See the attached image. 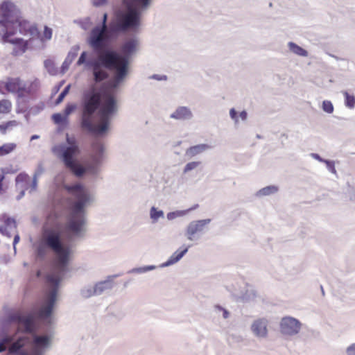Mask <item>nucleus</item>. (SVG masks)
<instances>
[{"label":"nucleus","instance_id":"obj_1","mask_svg":"<svg viewBox=\"0 0 355 355\" xmlns=\"http://www.w3.org/2000/svg\"><path fill=\"white\" fill-rule=\"evenodd\" d=\"M138 42L137 38L130 39L122 45L121 53L107 47L102 55L92 59H87V51L81 53L76 64L84 65L85 69H92L95 82L83 89L81 94L80 125L84 130L96 136H103L108 131L112 117L118 108L114 94L108 92L102 99L101 90L96 84L108 78L109 73L101 67H113L117 65L121 67L126 64V69L128 70L130 58L136 51Z\"/></svg>","mask_w":355,"mask_h":355},{"label":"nucleus","instance_id":"obj_2","mask_svg":"<svg viewBox=\"0 0 355 355\" xmlns=\"http://www.w3.org/2000/svg\"><path fill=\"white\" fill-rule=\"evenodd\" d=\"M55 227L44 229L41 240L34 245L35 257L41 261L44 260L49 249L55 255L53 272L46 277V282L51 289L45 304L39 311L40 318L49 326L53 323L51 314L57 299L58 286L64 275L69 271L68 265L72 253L70 247L62 241L60 227L55 224Z\"/></svg>","mask_w":355,"mask_h":355},{"label":"nucleus","instance_id":"obj_3","mask_svg":"<svg viewBox=\"0 0 355 355\" xmlns=\"http://www.w3.org/2000/svg\"><path fill=\"white\" fill-rule=\"evenodd\" d=\"M6 324L16 325L14 334H9L8 355H44L50 345L48 336L35 334L34 316L15 311L8 315Z\"/></svg>","mask_w":355,"mask_h":355},{"label":"nucleus","instance_id":"obj_4","mask_svg":"<svg viewBox=\"0 0 355 355\" xmlns=\"http://www.w3.org/2000/svg\"><path fill=\"white\" fill-rule=\"evenodd\" d=\"M66 141L67 144H62L54 146L52 149L53 152L62 160L65 166L78 178L83 176L86 173L92 175H97L103 159L105 150L103 145L98 141L93 143L90 155L91 162L84 166L75 159V156L79 153L75 137L67 134Z\"/></svg>","mask_w":355,"mask_h":355},{"label":"nucleus","instance_id":"obj_5","mask_svg":"<svg viewBox=\"0 0 355 355\" xmlns=\"http://www.w3.org/2000/svg\"><path fill=\"white\" fill-rule=\"evenodd\" d=\"M128 11H119L107 26V14L104 13L101 25H97L107 31V37L116 38L119 33L128 30H136L140 24L141 14L150 7L152 0H123Z\"/></svg>","mask_w":355,"mask_h":355},{"label":"nucleus","instance_id":"obj_6","mask_svg":"<svg viewBox=\"0 0 355 355\" xmlns=\"http://www.w3.org/2000/svg\"><path fill=\"white\" fill-rule=\"evenodd\" d=\"M64 188L76 199L72 204L67 225V230L74 236H81L85 231L84 225L86 223L85 208L93 202L94 198L80 184H65Z\"/></svg>","mask_w":355,"mask_h":355},{"label":"nucleus","instance_id":"obj_7","mask_svg":"<svg viewBox=\"0 0 355 355\" xmlns=\"http://www.w3.org/2000/svg\"><path fill=\"white\" fill-rule=\"evenodd\" d=\"M20 11L10 0H3L0 3V38L3 42L17 43L9 37L17 32L20 26Z\"/></svg>","mask_w":355,"mask_h":355},{"label":"nucleus","instance_id":"obj_8","mask_svg":"<svg viewBox=\"0 0 355 355\" xmlns=\"http://www.w3.org/2000/svg\"><path fill=\"white\" fill-rule=\"evenodd\" d=\"M106 31L100 27L95 26L92 29L87 38V44L98 55L96 58L103 53L105 48L109 47L106 44L107 40L104 35Z\"/></svg>","mask_w":355,"mask_h":355},{"label":"nucleus","instance_id":"obj_9","mask_svg":"<svg viewBox=\"0 0 355 355\" xmlns=\"http://www.w3.org/2000/svg\"><path fill=\"white\" fill-rule=\"evenodd\" d=\"M302 323L297 319L291 316H285L279 322V331L284 337H293L299 334Z\"/></svg>","mask_w":355,"mask_h":355},{"label":"nucleus","instance_id":"obj_10","mask_svg":"<svg viewBox=\"0 0 355 355\" xmlns=\"http://www.w3.org/2000/svg\"><path fill=\"white\" fill-rule=\"evenodd\" d=\"M211 219L196 220L190 222L185 230V236L189 241H193L197 234H202L207 229Z\"/></svg>","mask_w":355,"mask_h":355},{"label":"nucleus","instance_id":"obj_11","mask_svg":"<svg viewBox=\"0 0 355 355\" xmlns=\"http://www.w3.org/2000/svg\"><path fill=\"white\" fill-rule=\"evenodd\" d=\"M126 64L120 67L117 65H114V67H101V69H103L105 71L110 70L113 72V78L110 83V87L112 90L118 88L119 85L124 80L125 77L128 74V70L126 69Z\"/></svg>","mask_w":355,"mask_h":355},{"label":"nucleus","instance_id":"obj_12","mask_svg":"<svg viewBox=\"0 0 355 355\" xmlns=\"http://www.w3.org/2000/svg\"><path fill=\"white\" fill-rule=\"evenodd\" d=\"M119 276V275H109L105 280L96 282L94 285L96 295L98 296L105 293L110 292L114 286V279Z\"/></svg>","mask_w":355,"mask_h":355},{"label":"nucleus","instance_id":"obj_13","mask_svg":"<svg viewBox=\"0 0 355 355\" xmlns=\"http://www.w3.org/2000/svg\"><path fill=\"white\" fill-rule=\"evenodd\" d=\"M267 327L268 320L265 318H259L252 322L251 330L256 337L264 338L268 335Z\"/></svg>","mask_w":355,"mask_h":355},{"label":"nucleus","instance_id":"obj_14","mask_svg":"<svg viewBox=\"0 0 355 355\" xmlns=\"http://www.w3.org/2000/svg\"><path fill=\"white\" fill-rule=\"evenodd\" d=\"M193 117L192 111L189 107L179 106L171 114L170 118L178 121H189Z\"/></svg>","mask_w":355,"mask_h":355},{"label":"nucleus","instance_id":"obj_15","mask_svg":"<svg viewBox=\"0 0 355 355\" xmlns=\"http://www.w3.org/2000/svg\"><path fill=\"white\" fill-rule=\"evenodd\" d=\"M191 245L185 247L183 250H178L172 254V255L168 258V259L162 263L159 267L160 268H166L170 266H172L176 263H178L188 252L189 248Z\"/></svg>","mask_w":355,"mask_h":355},{"label":"nucleus","instance_id":"obj_16","mask_svg":"<svg viewBox=\"0 0 355 355\" xmlns=\"http://www.w3.org/2000/svg\"><path fill=\"white\" fill-rule=\"evenodd\" d=\"M28 180V175L25 173H19L15 179L16 185L17 187H21V191L19 194L17 196V200H20L25 195V190L28 189V183L26 182Z\"/></svg>","mask_w":355,"mask_h":355},{"label":"nucleus","instance_id":"obj_17","mask_svg":"<svg viewBox=\"0 0 355 355\" xmlns=\"http://www.w3.org/2000/svg\"><path fill=\"white\" fill-rule=\"evenodd\" d=\"M79 49V46H73L71 51L68 53V55L61 67L62 73H64L69 69L70 64L77 56Z\"/></svg>","mask_w":355,"mask_h":355},{"label":"nucleus","instance_id":"obj_18","mask_svg":"<svg viewBox=\"0 0 355 355\" xmlns=\"http://www.w3.org/2000/svg\"><path fill=\"white\" fill-rule=\"evenodd\" d=\"M209 148V146L207 144H205L191 146L190 148L187 149V150L185 152V156L188 159H191L193 157L205 152V150H208Z\"/></svg>","mask_w":355,"mask_h":355},{"label":"nucleus","instance_id":"obj_19","mask_svg":"<svg viewBox=\"0 0 355 355\" xmlns=\"http://www.w3.org/2000/svg\"><path fill=\"white\" fill-rule=\"evenodd\" d=\"M20 82L19 78H8L5 83V88L9 92L16 93L17 91H19Z\"/></svg>","mask_w":355,"mask_h":355},{"label":"nucleus","instance_id":"obj_20","mask_svg":"<svg viewBox=\"0 0 355 355\" xmlns=\"http://www.w3.org/2000/svg\"><path fill=\"white\" fill-rule=\"evenodd\" d=\"M256 297V291L252 286H247L245 292L239 298L241 302H247L254 300Z\"/></svg>","mask_w":355,"mask_h":355},{"label":"nucleus","instance_id":"obj_21","mask_svg":"<svg viewBox=\"0 0 355 355\" xmlns=\"http://www.w3.org/2000/svg\"><path fill=\"white\" fill-rule=\"evenodd\" d=\"M288 47L291 52L299 56L307 57L309 55L308 51L302 48L295 42H289L288 43Z\"/></svg>","mask_w":355,"mask_h":355},{"label":"nucleus","instance_id":"obj_22","mask_svg":"<svg viewBox=\"0 0 355 355\" xmlns=\"http://www.w3.org/2000/svg\"><path fill=\"white\" fill-rule=\"evenodd\" d=\"M198 205H196L193 207L186 210H178L175 211L168 212L166 215L167 219L168 220H174L178 217H182L187 214L190 211L195 209Z\"/></svg>","mask_w":355,"mask_h":355},{"label":"nucleus","instance_id":"obj_23","mask_svg":"<svg viewBox=\"0 0 355 355\" xmlns=\"http://www.w3.org/2000/svg\"><path fill=\"white\" fill-rule=\"evenodd\" d=\"M94 291H95L94 286H92L90 285H87V286L83 287L80 289V294L83 298L87 299L92 296H96Z\"/></svg>","mask_w":355,"mask_h":355},{"label":"nucleus","instance_id":"obj_24","mask_svg":"<svg viewBox=\"0 0 355 355\" xmlns=\"http://www.w3.org/2000/svg\"><path fill=\"white\" fill-rule=\"evenodd\" d=\"M278 191V187L275 185L267 186L260 189L257 193L258 196H265L274 194Z\"/></svg>","mask_w":355,"mask_h":355},{"label":"nucleus","instance_id":"obj_25","mask_svg":"<svg viewBox=\"0 0 355 355\" xmlns=\"http://www.w3.org/2000/svg\"><path fill=\"white\" fill-rule=\"evenodd\" d=\"M345 96V105L349 109H353L355 107V96L349 94L347 91L342 92Z\"/></svg>","mask_w":355,"mask_h":355},{"label":"nucleus","instance_id":"obj_26","mask_svg":"<svg viewBox=\"0 0 355 355\" xmlns=\"http://www.w3.org/2000/svg\"><path fill=\"white\" fill-rule=\"evenodd\" d=\"M164 214L162 210H158L155 207H152L150 209V217L153 223H156L160 218H164Z\"/></svg>","mask_w":355,"mask_h":355},{"label":"nucleus","instance_id":"obj_27","mask_svg":"<svg viewBox=\"0 0 355 355\" xmlns=\"http://www.w3.org/2000/svg\"><path fill=\"white\" fill-rule=\"evenodd\" d=\"M157 268L156 266H145L142 267L134 268L129 270L128 273L142 274L151 270H155Z\"/></svg>","mask_w":355,"mask_h":355},{"label":"nucleus","instance_id":"obj_28","mask_svg":"<svg viewBox=\"0 0 355 355\" xmlns=\"http://www.w3.org/2000/svg\"><path fill=\"white\" fill-rule=\"evenodd\" d=\"M11 340L8 334H5L0 339V353L7 351L8 352L9 341Z\"/></svg>","mask_w":355,"mask_h":355},{"label":"nucleus","instance_id":"obj_29","mask_svg":"<svg viewBox=\"0 0 355 355\" xmlns=\"http://www.w3.org/2000/svg\"><path fill=\"white\" fill-rule=\"evenodd\" d=\"M16 148V144L13 143L5 144L0 146V156L9 154Z\"/></svg>","mask_w":355,"mask_h":355},{"label":"nucleus","instance_id":"obj_30","mask_svg":"<svg viewBox=\"0 0 355 355\" xmlns=\"http://www.w3.org/2000/svg\"><path fill=\"white\" fill-rule=\"evenodd\" d=\"M44 65L49 74L54 76L57 73L58 70L53 60L49 59L46 60L44 62Z\"/></svg>","mask_w":355,"mask_h":355},{"label":"nucleus","instance_id":"obj_31","mask_svg":"<svg viewBox=\"0 0 355 355\" xmlns=\"http://www.w3.org/2000/svg\"><path fill=\"white\" fill-rule=\"evenodd\" d=\"M39 86V81L35 80L33 81L31 84V86L26 88L25 86L21 85V82L19 83V91H22L28 94H31L33 91L34 88H37Z\"/></svg>","mask_w":355,"mask_h":355},{"label":"nucleus","instance_id":"obj_32","mask_svg":"<svg viewBox=\"0 0 355 355\" xmlns=\"http://www.w3.org/2000/svg\"><path fill=\"white\" fill-rule=\"evenodd\" d=\"M11 103L8 100L0 101V113H8L11 110Z\"/></svg>","mask_w":355,"mask_h":355},{"label":"nucleus","instance_id":"obj_33","mask_svg":"<svg viewBox=\"0 0 355 355\" xmlns=\"http://www.w3.org/2000/svg\"><path fill=\"white\" fill-rule=\"evenodd\" d=\"M200 165H201V162H199V161L190 162L185 165V166L183 169V173H187L188 172L197 168Z\"/></svg>","mask_w":355,"mask_h":355},{"label":"nucleus","instance_id":"obj_34","mask_svg":"<svg viewBox=\"0 0 355 355\" xmlns=\"http://www.w3.org/2000/svg\"><path fill=\"white\" fill-rule=\"evenodd\" d=\"M51 118L55 124H62L67 121V116L60 113L53 114Z\"/></svg>","mask_w":355,"mask_h":355},{"label":"nucleus","instance_id":"obj_35","mask_svg":"<svg viewBox=\"0 0 355 355\" xmlns=\"http://www.w3.org/2000/svg\"><path fill=\"white\" fill-rule=\"evenodd\" d=\"M4 225L7 227L10 232L11 231L15 230L17 228L15 220L10 217H8L5 220Z\"/></svg>","mask_w":355,"mask_h":355},{"label":"nucleus","instance_id":"obj_36","mask_svg":"<svg viewBox=\"0 0 355 355\" xmlns=\"http://www.w3.org/2000/svg\"><path fill=\"white\" fill-rule=\"evenodd\" d=\"M322 109L324 112L331 114L334 112V105L330 101L325 100L322 102Z\"/></svg>","mask_w":355,"mask_h":355},{"label":"nucleus","instance_id":"obj_37","mask_svg":"<svg viewBox=\"0 0 355 355\" xmlns=\"http://www.w3.org/2000/svg\"><path fill=\"white\" fill-rule=\"evenodd\" d=\"M70 87L71 85H68L64 88V89L60 92V94H59L55 101L56 104H59L63 101L64 97L68 94Z\"/></svg>","mask_w":355,"mask_h":355},{"label":"nucleus","instance_id":"obj_38","mask_svg":"<svg viewBox=\"0 0 355 355\" xmlns=\"http://www.w3.org/2000/svg\"><path fill=\"white\" fill-rule=\"evenodd\" d=\"M327 169L333 174L336 175L337 172L335 168V162L333 160L327 159L324 162Z\"/></svg>","mask_w":355,"mask_h":355},{"label":"nucleus","instance_id":"obj_39","mask_svg":"<svg viewBox=\"0 0 355 355\" xmlns=\"http://www.w3.org/2000/svg\"><path fill=\"white\" fill-rule=\"evenodd\" d=\"M28 183V189H30V192H33L36 190L37 187V177L33 175V181L31 185H29V179L26 182Z\"/></svg>","mask_w":355,"mask_h":355},{"label":"nucleus","instance_id":"obj_40","mask_svg":"<svg viewBox=\"0 0 355 355\" xmlns=\"http://www.w3.org/2000/svg\"><path fill=\"white\" fill-rule=\"evenodd\" d=\"M214 309H215L216 311H222L223 312V318L224 319H227L229 318L230 312L227 309H225L223 306H221L220 305H218V304L215 305Z\"/></svg>","mask_w":355,"mask_h":355},{"label":"nucleus","instance_id":"obj_41","mask_svg":"<svg viewBox=\"0 0 355 355\" xmlns=\"http://www.w3.org/2000/svg\"><path fill=\"white\" fill-rule=\"evenodd\" d=\"M91 24H92V22H91V19L89 17H86L85 19H84L83 21H81L80 22V27L85 31L87 30Z\"/></svg>","mask_w":355,"mask_h":355},{"label":"nucleus","instance_id":"obj_42","mask_svg":"<svg viewBox=\"0 0 355 355\" xmlns=\"http://www.w3.org/2000/svg\"><path fill=\"white\" fill-rule=\"evenodd\" d=\"M52 33H53L52 29L51 28L48 27L47 26H45L44 29V37L46 40H49L52 37Z\"/></svg>","mask_w":355,"mask_h":355},{"label":"nucleus","instance_id":"obj_43","mask_svg":"<svg viewBox=\"0 0 355 355\" xmlns=\"http://www.w3.org/2000/svg\"><path fill=\"white\" fill-rule=\"evenodd\" d=\"M346 355H355V343L350 344L345 349Z\"/></svg>","mask_w":355,"mask_h":355},{"label":"nucleus","instance_id":"obj_44","mask_svg":"<svg viewBox=\"0 0 355 355\" xmlns=\"http://www.w3.org/2000/svg\"><path fill=\"white\" fill-rule=\"evenodd\" d=\"M15 121H8L6 123L0 125V131L2 134H5L6 132V130L12 125L13 123H15Z\"/></svg>","mask_w":355,"mask_h":355},{"label":"nucleus","instance_id":"obj_45","mask_svg":"<svg viewBox=\"0 0 355 355\" xmlns=\"http://www.w3.org/2000/svg\"><path fill=\"white\" fill-rule=\"evenodd\" d=\"M76 109L74 104H69L64 109V116L67 117Z\"/></svg>","mask_w":355,"mask_h":355},{"label":"nucleus","instance_id":"obj_46","mask_svg":"<svg viewBox=\"0 0 355 355\" xmlns=\"http://www.w3.org/2000/svg\"><path fill=\"white\" fill-rule=\"evenodd\" d=\"M230 116L232 120H234V123L236 124L239 122V119L237 116V112L234 108H232L230 110Z\"/></svg>","mask_w":355,"mask_h":355},{"label":"nucleus","instance_id":"obj_47","mask_svg":"<svg viewBox=\"0 0 355 355\" xmlns=\"http://www.w3.org/2000/svg\"><path fill=\"white\" fill-rule=\"evenodd\" d=\"M149 78L161 81V80H166L167 76L166 75L153 74L151 76H150Z\"/></svg>","mask_w":355,"mask_h":355},{"label":"nucleus","instance_id":"obj_48","mask_svg":"<svg viewBox=\"0 0 355 355\" xmlns=\"http://www.w3.org/2000/svg\"><path fill=\"white\" fill-rule=\"evenodd\" d=\"M310 156L312 158L319 161L320 162L324 163L325 161L327 160V159L321 157L320 155L319 154H318V153H312L310 154Z\"/></svg>","mask_w":355,"mask_h":355},{"label":"nucleus","instance_id":"obj_49","mask_svg":"<svg viewBox=\"0 0 355 355\" xmlns=\"http://www.w3.org/2000/svg\"><path fill=\"white\" fill-rule=\"evenodd\" d=\"M0 232L8 237L11 236V233L8 231L5 225H0Z\"/></svg>","mask_w":355,"mask_h":355},{"label":"nucleus","instance_id":"obj_50","mask_svg":"<svg viewBox=\"0 0 355 355\" xmlns=\"http://www.w3.org/2000/svg\"><path fill=\"white\" fill-rule=\"evenodd\" d=\"M92 2L94 6L99 7L105 4L107 0H92Z\"/></svg>","mask_w":355,"mask_h":355},{"label":"nucleus","instance_id":"obj_51","mask_svg":"<svg viewBox=\"0 0 355 355\" xmlns=\"http://www.w3.org/2000/svg\"><path fill=\"white\" fill-rule=\"evenodd\" d=\"M19 240H20L19 235L18 234L15 235L13 243H12L15 252H16V245L19 243Z\"/></svg>","mask_w":355,"mask_h":355},{"label":"nucleus","instance_id":"obj_52","mask_svg":"<svg viewBox=\"0 0 355 355\" xmlns=\"http://www.w3.org/2000/svg\"><path fill=\"white\" fill-rule=\"evenodd\" d=\"M44 171V168L42 166V164H40L37 167V169L36 170V171L35 172L34 175L35 176L37 177L40 176V175H42V173H43Z\"/></svg>","mask_w":355,"mask_h":355},{"label":"nucleus","instance_id":"obj_53","mask_svg":"<svg viewBox=\"0 0 355 355\" xmlns=\"http://www.w3.org/2000/svg\"><path fill=\"white\" fill-rule=\"evenodd\" d=\"M239 116L243 121H245L247 119V116H248V114H247L246 111L243 110V111L241 112L239 114Z\"/></svg>","mask_w":355,"mask_h":355},{"label":"nucleus","instance_id":"obj_54","mask_svg":"<svg viewBox=\"0 0 355 355\" xmlns=\"http://www.w3.org/2000/svg\"><path fill=\"white\" fill-rule=\"evenodd\" d=\"M4 178H5L4 175L1 173L0 174V193H1V191L3 190L2 182L3 181Z\"/></svg>","mask_w":355,"mask_h":355},{"label":"nucleus","instance_id":"obj_55","mask_svg":"<svg viewBox=\"0 0 355 355\" xmlns=\"http://www.w3.org/2000/svg\"><path fill=\"white\" fill-rule=\"evenodd\" d=\"M16 93H17V96L19 98H23L24 96V92L22 91H17Z\"/></svg>","mask_w":355,"mask_h":355},{"label":"nucleus","instance_id":"obj_56","mask_svg":"<svg viewBox=\"0 0 355 355\" xmlns=\"http://www.w3.org/2000/svg\"><path fill=\"white\" fill-rule=\"evenodd\" d=\"M39 137H39V135H32V136H31V141H33V140L37 139H38Z\"/></svg>","mask_w":355,"mask_h":355},{"label":"nucleus","instance_id":"obj_57","mask_svg":"<svg viewBox=\"0 0 355 355\" xmlns=\"http://www.w3.org/2000/svg\"><path fill=\"white\" fill-rule=\"evenodd\" d=\"M320 288H321L322 295H324V291L323 287L322 286H320Z\"/></svg>","mask_w":355,"mask_h":355},{"label":"nucleus","instance_id":"obj_58","mask_svg":"<svg viewBox=\"0 0 355 355\" xmlns=\"http://www.w3.org/2000/svg\"><path fill=\"white\" fill-rule=\"evenodd\" d=\"M24 266H27V263L24 262Z\"/></svg>","mask_w":355,"mask_h":355}]
</instances>
